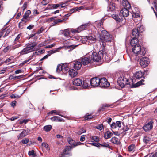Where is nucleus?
I'll return each instance as SVG.
<instances>
[{"label": "nucleus", "instance_id": "nucleus-1", "mask_svg": "<svg viewBox=\"0 0 157 157\" xmlns=\"http://www.w3.org/2000/svg\"><path fill=\"white\" fill-rule=\"evenodd\" d=\"M72 41L73 42L71 41L70 43H73L74 44L67 46V48L70 49L71 50L75 49L80 44V41H81L82 42L83 44H88L87 36L82 37L81 36H76L73 37Z\"/></svg>", "mask_w": 157, "mask_h": 157}, {"label": "nucleus", "instance_id": "nucleus-2", "mask_svg": "<svg viewBox=\"0 0 157 157\" xmlns=\"http://www.w3.org/2000/svg\"><path fill=\"white\" fill-rule=\"evenodd\" d=\"M100 44L104 47L106 45L105 42H109L112 40V37L106 30L102 31L100 34Z\"/></svg>", "mask_w": 157, "mask_h": 157}, {"label": "nucleus", "instance_id": "nucleus-3", "mask_svg": "<svg viewBox=\"0 0 157 157\" xmlns=\"http://www.w3.org/2000/svg\"><path fill=\"white\" fill-rule=\"evenodd\" d=\"M89 55L90 57L91 61L99 62L103 58L104 54L103 51H100L98 53L91 51L89 52L86 56Z\"/></svg>", "mask_w": 157, "mask_h": 157}, {"label": "nucleus", "instance_id": "nucleus-4", "mask_svg": "<svg viewBox=\"0 0 157 157\" xmlns=\"http://www.w3.org/2000/svg\"><path fill=\"white\" fill-rule=\"evenodd\" d=\"M132 51L135 56H138L140 57L144 56L146 53L145 49L140 44H137L133 47Z\"/></svg>", "mask_w": 157, "mask_h": 157}, {"label": "nucleus", "instance_id": "nucleus-5", "mask_svg": "<svg viewBox=\"0 0 157 157\" xmlns=\"http://www.w3.org/2000/svg\"><path fill=\"white\" fill-rule=\"evenodd\" d=\"M37 44L35 42L28 44L27 45L25 48L21 51L18 54H20L21 55H23L32 51H34L36 50L35 46Z\"/></svg>", "mask_w": 157, "mask_h": 157}, {"label": "nucleus", "instance_id": "nucleus-6", "mask_svg": "<svg viewBox=\"0 0 157 157\" xmlns=\"http://www.w3.org/2000/svg\"><path fill=\"white\" fill-rule=\"evenodd\" d=\"M70 64L69 63H66L58 65L57 67L56 71L59 73L62 71L65 73L67 72L70 69Z\"/></svg>", "mask_w": 157, "mask_h": 157}, {"label": "nucleus", "instance_id": "nucleus-7", "mask_svg": "<svg viewBox=\"0 0 157 157\" xmlns=\"http://www.w3.org/2000/svg\"><path fill=\"white\" fill-rule=\"evenodd\" d=\"M117 83L119 86L123 88L126 85L129 84V79L125 76H122L118 78Z\"/></svg>", "mask_w": 157, "mask_h": 157}, {"label": "nucleus", "instance_id": "nucleus-8", "mask_svg": "<svg viewBox=\"0 0 157 157\" xmlns=\"http://www.w3.org/2000/svg\"><path fill=\"white\" fill-rule=\"evenodd\" d=\"M143 29V27L140 26V27L138 26L137 28H135L133 29L132 31V36L133 37H136L139 35L140 32H142Z\"/></svg>", "mask_w": 157, "mask_h": 157}, {"label": "nucleus", "instance_id": "nucleus-9", "mask_svg": "<svg viewBox=\"0 0 157 157\" xmlns=\"http://www.w3.org/2000/svg\"><path fill=\"white\" fill-rule=\"evenodd\" d=\"M100 78L97 77L93 78L90 80V84L91 86L94 87H96L100 86Z\"/></svg>", "mask_w": 157, "mask_h": 157}, {"label": "nucleus", "instance_id": "nucleus-10", "mask_svg": "<svg viewBox=\"0 0 157 157\" xmlns=\"http://www.w3.org/2000/svg\"><path fill=\"white\" fill-rule=\"evenodd\" d=\"M100 86L101 87L106 88L109 86L110 83L107 81L105 78H100Z\"/></svg>", "mask_w": 157, "mask_h": 157}, {"label": "nucleus", "instance_id": "nucleus-11", "mask_svg": "<svg viewBox=\"0 0 157 157\" xmlns=\"http://www.w3.org/2000/svg\"><path fill=\"white\" fill-rule=\"evenodd\" d=\"M149 63V59L147 57H143L140 60V64L143 67H145L147 66Z\"/></svg>", "mask_w": 157, "mask_h": 157}, {"label": "nucleus", "instance_id": "nucleus-12", "mask_svg": "<svg viewBox=\"0 0 157 157\" xmlns=\"http://www.w3.org/2000/svg\"><path fill=\"white\" fill-rule=\"evenodd\" d=\"M153 122L150 121L147 124H145L143 126V129L145 132H147L150 131L153 128Z\"/></svg>", "mask_w": 157, "mask_h": 157}, {"label": "nucleus", "instance_id": "nucleus-13", "mask_svg": "<svg viewBox=\"0 0 157 157\" xmlns=\"http://www.w3.org/2000/svg\"><path fill=\"white\" fill-rule=\"evenodd\" d=\"M73 147L70 146H67L65 147L64 151L63 152V156H65L67 155V157L72 155V153L69 151Z\"/></svg>", "mask_w": 157, "mask_h": 157}, {"label": "nucleus", "instance_id": "nucleus-14", "mask_svg": "<svg viewBox=\"0 0 157 157\" xmlns=\"http://www.w3.org/2000/svg\"><path fill=\"white\" fill-rule=\"evenodd\" d=\"M70 30L69 29H67L60 31V34L62 36L66 37L67 38L66 40H68L69 37H70Z\"/></svg>", "mask_w": 157, "mask_h": 157}, {"label": "nucleus", "instance_id": "nucleus-15", "mask_svg": "<svg viewBox=\"0 0 157 157\" xmlns=\"http://www.w3.org/2000/svg\"><path fill=\"white\" fill-rule=\"evenodd\" d=\"M88 44L91 45L95 43L97 40L96 36L94 35L87 36Z\"/></svg>", "mask_w": 157, "mask_h": 157}, {"label": "nucleus", "instance_id": "nucleus-16", "mask_svg": "<svg viewBox=\"0 0 157 157\" xmlns=\"http://www.w3.org/2000/svg\"><path fill=\"white\" fill-rule=\"evenodd\" d=\"M146 72L147 71H144L143 73L140 71H138L136 72V73L133 75V77L135 78L139 79L143 77L144 75L145 74Z\"/></svg>", "mask_w": 157, "mask_h": 157}, {"label": "nucleus", "instance_id": "nucleus-17", "mask_svg": "<svg viewBox=\"0 0 157 157\" xmlns=\"http://www.w3.org/2000/svg\"><path fill=\"white\" fill-rule=\"evenodd\" d=\"M73 67L76 70H79L82 67V65L81 62L78 60H76L73 62Z\"/></svg>", "mask_w": 157, "mask_h": 157}, {"label": "nucleus", "instance_id": "nucleus-18", "mask_svg": "<svg viewBox=\"0 0 157 157\" xmlns=\"http://www.w3.org/2000/svg\"><path fill=\"white\" fill-rule=\"evenodd\" d=\"M90 59V56H89V57L87 56L84 57L82 59V63L84 65H86L90 63L92 61Z\"/></svg>", "mask_w": 157, "mask_h": 157}, {"label": "nucleus", "instance_id": "nucleus-19", "mask_svg": "<svg viewBox=\"0 0 157 157\" xmlns=\"http://www.w3.org/2000/svg\"><path fill=\"white\" fill-rule=\"evenodd\" d=\"M128 9H126L125 8H123L120 11L121 14L124 17H127L129 15V11Z\"/></svg>", "mask_w": 157, "mask_h": 157}, {"label": "nucleus", "instance_id": "nucleus-20", "mask_svg": "<svg viewBox=\"0 0 157 157\" xmlns=\"http://www.w3.org/2000/svg\"><path fill=\"white\" fill-rule=\"evenodd\" d=\"M82 80L80 78H76L74 79L73 81L74 85L77 86H80L82 84Z\"/></svg>", "mask_w": 157, "mask_h": 157}, {"label": "nucleus", "instance_id": "nucleus-21", "mask_svg": "<svg viewBox=\"0 0 157 157\" xmlns=\"http://www.w3.org/2000/svg\"><path fill=\"white\" fill-rule=\"evenodd\" d=\"M112 17L115 19L117 21L120 22L122 19V16L121 14L119 13V14H113Z\"/></svg>", "mask_w": 157, "mask_h": 157}, {"label": "nucleus", "instance_id": "nucleus-22", "mask_svg": "<svg viewBox=\"0 0 157 157\" xmlns=\"http://www.w3.org/2000/svg\"><path fill=\"white\" fill-rule=\"evenodd\" d=\"M110 126L113 129L116 128L117 126L119 128H120L121 126V122L120 121H117L116 122V123L112 122L111 124H110Z\"/></svg>", "mask_w": 157, "mask_h": 157}, {"label": "nucleus", "instance_id": "nucleus-23", "mask_svg": "<svg viewBox=\"0 0 157 157\" xmlns=\"http://www.w3.org/2000/svg\"><path fill=\"white\" fill-rule=\"evenodd\" d=\"M122 4L124 8L126 9H130L131 8V6L128 2L126 0H124L122 1Z\"/></svg>", "mask_w": 157, "mask_h": 157}, {"label": "nucleus", "instance_id": "nucleus-24", "mask_svg": "<svg viewBox=\"0 0 157 157\" xmlns=\"http://www.w3.org/2000/svg\"><path fill=\"white\" fill-rule=\"evenodd\" d=\"M68 72L69 75L71 77L73 78L76 76L77 75V71L73 69L70 70Z\"/></svg>", "mask_w": 157, "mask_h": 157}, {"label": "nucleus", "instance_id": "nucleus-25", "mask_svg": "<svg viewBox=\"0 0 157 157\" xmlns=\"http://www.w3.org/2000/svg\"><path fill=\"white\" fill-rule=\"evenodd\" d=\"M138 42V39L136 37H133L131 41L130 44L133 47L137 44H139Z\"/></svg>", "mask_w": 157, "mask_h": 157}, {"label": "nucleus", "instance_id": "nucleus-26", "mask_svg": "<svg viewBox=\"0 0 157 157\" xmlns=\"http://www.w3.org/2000/svg\"><path fill=\"white\" fill-rule=\"evenodd\" d=\"M28 132V130H23L22 132L20 134L19 136H18V139H21L23 137H24L27 134Z\"/></svg>", "mask_w": 157, "mask_h": 157}, {"label": "nucleus", "instance_id": "nucleus-27", "mask_svg": "<svg viewBox=\"0 0 157 157\" xmlns=\"http://www.w3.org/2000/svg\"><path fill=\"white\" fill-rule=\"evenodd\" d=\"M50 119L52 121H62L63 120L59 117L56 116L52 117Z\"/></svg>", "mask_w": 157, "mask_h": 157}, {"label": "nucleus", "instance_id": "nucleus-28", "mask_svg": "<svg viewBox=\"0 0 157 157\" xmlns=\"http://www.w3.org/2000/svg\"><path fill=\"white\" fill-rule=\"evenodd\" d=\"M69 16L68 14H66L62 18L57 19L58 23L66 21L68 19Z\"/></svg>", "mask_w": 157, "mask_h": 157}, {"label": "nucleus", "instance_id": "nucleus-29", "mask_svg": "<svg viewBox=\"0 0 157 157\" xmlns=\"http://www.w3.org/2000/svg\"><path fill=\"white\" fill-rule=\"evenodd\" d=\"M115 4L110 3L108 7V10L110 11H112L115 9Z\"/></svg>", "mask_w": 157, "mask_h": 157}, {"label": "nucleus", "instance_id": "nucleus-30", "mask_svg": "<svg viewBox=\"0 0 157 157\" xmlns=\"http://www.w3.org/2000/svg\"><path fill=\"white\" fill-rule=\"evenodd\" d=\"M62 48V47H59L55 50H51L49 51H48L47 52L48 53V54H50V55L51 54L59 52L60 50Z\"/></svg>", "mask_w": 157, "mask_h": 157}, {"label": "nucleus", "instance_id": "nucleus-31", "mask_svg": "<svg viewBox=\"0 0 157 157\" xmlns=\"http://www.w3.org/2000/svg\"><path fill=\"white\" fill-rule=\"evenodd\" d=\"M23 75H21L18 76H15L14 75H13L10 76L8 79L9 80H12L13 79H18L22 78Z\"/></svg>", "mask_w": 157, "mask_h": 157}, {"label": "nucleus", "instance_id": "nucleus-32", "mask_svg": "<svg viewBox=\"0 0 157 157\" xmlns=\"http://www.w3.org/2000/svg\"><path fill=\"white\" fill-rule=\"evenodd\" d=\"M88 23H86L83 24L78 27L79 30H81V32L84 30H85L86 28L88 26Z\"/></svg>", "mask_w": 157, "mask_h": 157}, {"label": "nucleus", "instance_id": "nucleus-33", "mask_svg": "<svg viewBox=\"0 0 157 157\" xmlns=\"http://www.w3.org/2000/svg\"><path fill=\"white\" fill-rule=\"evenodd\" d=\"M90 138L92 142H98L99 141V137L97 136H91Z\"/></svg>", "mask_w": 157, "mask_h": 157}, {"label": "nucleus", "instance_id": "nucleus-34", "mask_svg": "<svg viewBox=\"0 0 157 157\" xmlns=\"http://www.w3.org/2000/svg\"><path fill=\"white\" fill-rule=\"evenodd\" d=\"M136 146L134 144H132L129 146L128 150L129 152H133L135 150Z\"/></svg>", "mask_w": 157, "mask_h": 157}, {"label": "nucleus", "instance_id": "nucleus-35", "mask_svg": "<svg viewBox=\"0 0 157 157\" xmlns=\"http://www.w3.org/2000/svg\"><path fill=\"white\" fill-rule=\"evenodd\" d=\"M113 135V134L112 133L109 131H107L104 134V137L106 139H108L110 138Z\"/></svg>", "mask_w": 157, "mask_h": 157}, {"label": "nucleus", "instance_id": "nucleus-36", "mask_svg": "<svg viewBox=\"0 0 157 157\" xmlns=\"http://www.w3.org/2000/svg\"><path fill=\"white\" fill-rule=\"evenodd\" d=\"M111 141L112 143L116 144H119V141L118 138L116 137H113L111 140Z\"/></svg>", "mask_w": 157, "mask_h": 157}, {"label": "nucleus", "instance_id": "nucleus-37", "mask_svg": "<svg viewBox=\"0 0 157 157\" xmlns=\"http://www.w3.org/2000/svg\"><path fill=\"white\" fill-rule=\"evenodd\" d=\"M144 81V80H141L139 82H137L136 84H135L133 85L131 87L132 88H135L137 87L140 85H142V82Z\"/></svg>", "mask_w": 157, "mask_h": 157}, {"label": "nucleus", "instance_id": "nucleus-38", "mask_svg": "<svg viewBox=\"0 0 157 157\" xmlns=\"http://www.w3.org/2000/svg\"><path fill=\"white\" fill-rule=\"evenodd\" d=\"M69 143L71 145L72 147H75V141L72 139H70L68 140Z\"/></svg>", "mask_w": 157, "mask_h": 157}, {"label": "nucleus", "instance_id": "nucleus-39", "mask_svg": "<svg viewBox=\"0 0 157 157\" xmlns=\"http://www.w3.org/2000/svg\"><path fill=\"white\" fill-rule=\"evenodd\" d=\"M151 140V139L147 136H145L143 139V141L145 143H148Z\"/></svg>", "mask_w": 157, "mask_h": 157}, {"label": "nucleus", "instance_id": "nucleus-40", "mask_svg": "<svg viewBox=\"0 0 157 157\" xmlns=\"http://www.w3.org/2000/svg\"><path fill=\"white\" fill-rule=\"evenodd\" d=\"M70 31L74 33H78L80 32L81 30H79L78 28L76 29H69Z\"/></svg>", "mask_w": 157, "mask_h": 157}, {"label": "nucleus", "instance_id": "nucleus-41", "mask_svg": "<svg viewBox=\"0 0 157 157\" xmlns=\"http://www.w3.org/2000/svg\"><path fill=\"white\" fill-rule=\"evenodd\" d=\"M44 128L45 131L48 132L51 129L52 126L50 125H46L44 127Z\"/></svg>", "mask_w": 157, "mask_h": 157}, {"label": "nucleus", "instance_id": "nucleus-42", "mask_svg": "<svg viewBox=\"0 0 157 157\" xmlns=\"http://www.w3.org/2000/svg\"><path fill=\"white\" fill-rule=\"evenodd\" d=\"M31 13V11L30 10H28L25 13L24 15H23V17L24 18H28L29 16L30 15Z\"/></svg>", "mask_w": 157, "mask_h": 157}, {"label": "nucleus", "instance_id": "nucleus-43", "mask_svg": "<svg viewBox=\"0 0 157 157\" xmlns=\"http://www.w3.org/2000/svg\"><path fill=\"white\" fill-rule=\"evenodd\" d=\"M41 145L42 146L45 148L47 150L49 151L50 150V147L49 146L47 143L45 142H43L42 143Z\"/></svg>", "mask_w": 157, "mask_h": 157}, {"label": "nucleus", "instance_id": "nucleus-44", "mask_svg": "<svg viewBox=\"0 0 157 157\" xmlns=\"http://www.w3.org/2000/svg\"><path fill=\"white\" fill-rule=\"evenodd\" d=\"M101 146V147L109 148L110 146L109 145L108 143L104 142L102 144H100V146Z\"/></svg>", "mask_w": 157, "mask_h": 157}, {"label": "nucleus", "instance_id": "nucleus-45", "mask_svg": "<svg viewBox=\"0 0 157 157\" xmlns=\"http://www.w3.org/2000/svg\"><path fill=\"white\" fill-rule=\"evenodd\" d=\"M132 17H133L136 18L139 17L140 15L138 13L134 12L133 11Z\"/></svg>", "mask_w": 157, "mask_h": 157}, {"label": "nucleus", "instance_id": "nucleus-46", "mask_svg": "<svg viewBox=\"0 0 157 157\" xmlns=\"http://www.w3.org/2000/svg\"><path fill=\"white\" fill-rule=\"evenodd\" d=\"M86 132V130L85 129L83 128H82L80 130H79V131H78L76 132V133L78 135H80L83 133L85 132Z\"/></svg>", "mask_w": 157, "mask_h": 157}, {"label": "nucleus", "instance_id": "nucleus-47", "mask_svg": "<svg viewBox=\"0 0 157 157\" xmlns=\"http://www.w3.org/2000/svg\"><path fill=\"white\" fill-rule=\"evenodd\" d=\"M12 50L11 46H8L5 48L3 50V52H6L9 51H10Z\"/></svg>", "mask_w": 157, "mask_h": 157}, {"label": "nucleus", "instance_id": "nucleus-48", "mask_svg": "<svg viewBox=\"0 0 157 157\" xmlns=\"http://www.w3.org/2000/svg\"><path fill=\"white\" fill-rule=\"evenodd\" d=\"M29 155L30 156H32V157H34L35 156H36V154L34 152V150H32L31 151H29L28 153Z\"/></svg>", "mask_w": 157, "mask_h": 157}, {"label": "nucleus", "instance_id": "nucleus-49", "mask_svg": "<svg viewBox=\"0 0 157 157\" xmlns=\"http://www.w3.org/2000/svg\"><path fill=\"white\" fill-rule=\"evenodd\" d=\"M3 30H5V32L4 33H5L4 36H7L11 31V30L10 29H5Z\"/></svg>", "mask_w": 157, "mask_h": 157}, {"label": "nucleus", "instance_id": "nucleus-50", "mask_svg": "<svg viewBox=\"0 0 157 157\" xmlns=\"http://www.w3.org/2000/svg\"><path fill=\"white\" fill-rule=\"evenodd\" d=\"M21 94L20 96L17 95L16 94H12L10 95V97L13 98H18L21 96Z\"/></svg>", "mask_w": 157, "mask_h": 157}, {"label": "nucleus", "instance_id": "nucleus-51", "mask_svg": "<svg viewBox=\"0 0 157 157\" xmlns=\"http://www.w3.org/2000/svg\"><path fill=\"white\" fill-rule=\"evenodd\" d=\"M56 17H53L50 18H48L46 20V22H50L54 20V19L56 18Z\"/></svg>", "mask_w": 157, "mask_h": 157}, {"label": "nucleus", "instance_id": "nucleus-52", "mask_svg": "<svg viewBox=\"0 0 157 157\" xmlns=\"http://www.w3.org/2000/svg\"><path fill=\"white\" fill-rule=\"evenodd\" d=\"M95 128L101 131L103 128V126L102 124H100L98 126H96Z\"/></svg>", "mask_w": 157, "mask_h": 157}, {"label": "nucleus", "instance_id": "nucleus-53", "mask_svg": "<svg viewBox=\"0 0 157 157\" xmlns=\"http://www.w3.org/2000/svg\"><path fill=\"white\" fill-rule=\"evenodd\" d=\"M53 23H52L50 24V26H54L58 24V20H55V19H54V20H53Z\"/></svg>", "mask_w": 157, "mask_h": 157}, {"label": "nucleus", "instance_id": "nucleus-54", "mask_svg": "<svg viewBox=\"0 0 157 157\" xmlns=\"http://www.w3.org/2000/svg\"><path fill=\"white\" fill-rule=\"evenodd\" d=\"M21 46V44H18L17 45H15L13 46H11V48L12 50H14L15 49L19 48Z\"/></svg>", "mask_w": 157, "mask_h": 157}, {"label": "nucleus", "instance_id": "nucleus-55", "mask_svg": "<svg viewBox=\"0 0 157 157\" xmlns=\"http://www.w3.org/2000/svg\"><path fill=\"white\" fill-rule=\"evenodd\" d=\"M92 118V117L90 115H86V116L85 117V120H87L88 119H91Z\"/></svg>", "mask_w": 157, "mask_h": 157}, {"label": "nucleus", "instance_id": "nucleus-56", "mask_svg": "<svg viewBox=\"0 0 157 157\" xmlns=\"http://www.w3.org/2000/svg\"><path fill=\"white\" fill-rule=\"evenodd\" d=\"M14 58V56H11L10 57H9V58H8V59H7L5 61V62L6 63L9 62H10V61H11Z\"/></svg>", "mask_w": 157, "mask_h": 157}, {"label": "nucleus", "instance_id": "nucleus-57", "mask_svg": "<svg viewBox=\"0 0 157 157\" xmlns=\"http://www.w3.org/2000/svg\"><path fill=\"white\" fill-rule=\"evenodd\" d=\"M92 145L95 146L97 147H99L100 146V144L98 143H92L90 144Z\"/></svg>", "mask_w": 157, "mask_h": 157}, {"label": "nucleus", "instance_id": "nucleus-58", "mask_svg": "<svg viewBox=\"0 0 157 157\" xmlns=\"http://www.w3.org/2000/svg\"><path fill=\"white\" fill-rule=\"evenodd\" d=\"M29 140L27 138H25L24 139H23L22 140V142L23 144H26L27 143L29 142Z\"/></svg>", "mask_w": 157, "mask_h": 157}, {"label": "nucleus", "instance_id": "nucleus-59", "mask_svg": "<svg viewBox=\"0 0 157 157\" xmlns=\"http://www.w3.org/2000/svg\"><path fill=\"white\" fill-rule=\"evenodd\" d=\"M50 56V54H48L47 55L45 56H44L42 58L40 59V61H43L45 59H47L48 57Z\"/></svg>", "mask_w": 157, "mask_h": 157}, {"label": "nucleus", "instance_id": "nucleus-60", "mask_svg": "<svg viewBox=\"0 0 157 157\" xmlns=\"http://www.w3.org/2000/svg\"><path fill=\"white\" fill-rule=\"evenodd\" d=\"M83 86L85 88H87L88 87V83L86 81H83Z\"/></svg>", "mask_w": 157, "mask_h": 157}, {"label": "nucleus", "instance_id": "nucleus-61", "mask_svg": "<svg viewBox=\"0 0 157 157\" xmlns=\"http://www.w3.org/2000/svg\"><path fill=\"white\" fill-rule=\"evenodd\" d=\"M59 7H60V4H53L52 6V7L54 9L56 8H57Z\"/></svg>", "mask_w": 157, "mask_h": 157}, {"label": "nucleus", "instance_id": "nucleus-62", "mask_svg": "<svg viewBox=\"0 0 157 157\" xmlns=\"http://www.w3.org/2000/svg\"><path fill=\"white\" fill-rule=\"evenodd\" d=\"M48 1L46 0H43L41 2V4L44 6L47 5L48 3Z\"/></svg>", "mask_w": 157, "mask_h": 157}, {"label": "nucleus", "instance_id": "nucleus-63", "mask_svg": "<svg viewBox=\"0 0 157 157\" xmlns=\"http://www.w3.org/2000/svg\"><path fill=\"white\" fill-rule=\"evenodd\" d=\"M27 7V2H25L23 4L22 7V9L23 10V11H24L26 9Z\"/></svg>", "mask_w": 157, "mask_h": 157}, {"label": "nucleus", "instance_id": "nucleus-64", "mask_svg": "<svg viewBox=\"0 0 157 157\" xmlns=\"http://www.w3.org/2000/svg\"><path fill=\"white\" fill-rule=\"evenodd\" d=\"M149 157H157V152L154 154H151L150 155Z\"/></svg>", "mask_w": 157, "mask_h": 157}]
</instances>
